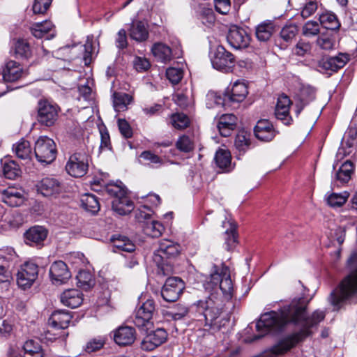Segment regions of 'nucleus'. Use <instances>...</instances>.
I'll list each match as a JSON object with an SVG mask.
<instances>
[{
  "label": "nucleus",
  "instance_id": "nucleus-1",
  "mask_svg": "<svg viewBox=\"0 0 357 357\" xmlns=\"http://www.w3.org/2000/svg\"><path fill=\"white\" fill-rule=\"evenodd\" d=\"M309 301L304 297L295 298L278 311L272 310L262 314L256 324L260 334L255 336L254 340L259 339L270 331H281L289 325L301 326L299 331L281 340L271 349L274 355L284 354L289 351L310 336L312 333L310 329L317 326L325 318V312L319 310H315L311 316H307Z\"/></svg>",
  "mask_w": 357,
  "mask_h": 357
},
{
  "label": "nucleus",
  "instance_id": "nucleus-2",
  "mask_svg": "<svg viewBox=\"0 0 357 357\" xmlns=\"http://www.w3.org/2000/svg\"><path fill=\"white\" fill-rule=\"evenodd\" d=\"M197 312L204 318L205 326H216V319L222 313L225 300L219 292H213L204 300H199L197 304Z\"/></svg>",
  "mask_w": 357,
  "mask_h": 357
},
{
  "label": "nucleus",
  "instance_id": "nucleus-3",
  "mask_svg": "<svg viewBox=\"0 0 357 357\" xmlns=\"http://www.w3.org/2000/svg\"><path fill=\"white\" fill-rule=\"evenodd\" d=\"M181 250V246L178 243L168 239H163L158 243V248L153 255V261L158 266V273L159 275H168L172 268L169 265L165 262V259L176 257Z\"/></svg>",
  "mask_w": 357,
  "mask_h": 357
},
{
  "label": "nucleus",
  "instance_id": "nucleus-4",
  "mask_svg": "<svg viewBox=\"0 0 357 357\" xmlns=\"http://www.w3.org/2000/svg\"><path fill=\"white\" fill-rule=\"evenodd\" d=\"M108 195L114 197L112 208L118 214L125 215L134 209V204L127 196L126 190L119 185H107L105 188Z\"/></svg>",
  "mask_w": 357,
  "mask_h": 357
},
{
  "label": "nucleus",
  "instance_id": "nucleus-5",
  "mask_svg": "<svg viewBox=\"0 0 357 357\" xmlns=\"http://www.w3.org/2000/svg\"><path fill=\"white\" fill-rule=\"evenodd\" d=\"M34 154L36 160L42 165H49L56 158L57 150L53 139L40 136L35 142Z\"/></svg>",
  "mask_w": 357,
  "mask_h": 357
},
{
  "label": "nucleus",
  "instance_id": "nucleus-6",
  "mask_svg": "<svg viewBox=\"0 0 357 357\" xmlns=\"http://www.w3.org/2000/svg\"><path fill=\"white\" fill-rule=\"evenodd\" d=\"M211 61L215 69L223 73L231 72L236 63L234 56L222 45L215 48Z\"/></svg>",
  "mask_w": 357,
  "mask_h": 357
},
{
  "label": "nucleus",
  "instance_id": "nucleus-7",
  "mask_svg": "<svg viewBox=\"0 0 357 357\" xmlns=\"http://www.w3.org/2000/svg\"><path fill=\"white\" fill-rule=\"evenodd\" d=\"M89 168V155L82 152H76L70 156L66 165V172L73 177L84 176Z\"/></svg>",
  "mask_w": 357,
  "mask_h": 357
},
{
  "label": "nucleus",
  "instance_id": "nucleus-8",
  "mask_svg": "<svg viewBox=\"0 0 357 357\" xmlns=\"http://www.w3.org/2000/svg\"><path fill=\"white\" fill-rule=\"evenodd\" d=\"M38 266L33 261L23 264L17 274L18 286L23 289L30 288L38 278Z\"/></svg>",
  "mask_w": 357,
  "mask_h": 357
},
{
  "label": "nucleus",
  "instance_id": "nucleus-9",
  "mask_svg": "<svg viewBox=\"0 0 357 357\" xmlns=\"http://www.w3.org/2000/svg\"><path fill=\"white\" fill-rule=\"evenodd\" d=\"M59 107L47 100H40L38 103V120L46 126H52L57 120Z\"/></svg>",
  "mask_w": 357,
  "mask_h": 357
},
{
  "label": "nucleus",
  "instance_id": "nucleus-10",
  "mask_svg": "<svg viewBox=\"0 0 357 357\" xmlns=\"http://www.w3.org/2000/svg\"><path fill=\"white\" fill-rule=\"evenodd\" d=\"M184 288V282L180 278H169L162 288L161 296L167 302H175L178 299Z\"/></svg>",
  "mask_w": 357,
  "mask_h": 357
},
{
  "label": "nucleus",
  "instance_id": "nucleus-11",
  "mask_svg": "<svg viewBox=\"0 0 357 357\" xmlns=\"http://www.w3.org/2000/svg\"><path fill=\"white\" fill-rule=\"evenodd\" d=\"M37 191L44 197H56L63 189L61 182L54 177H45L36 185Z\"/></svg>",
  "mask_w": 357,
  "mask_h": 357
},
{
  "label": "nucleus",
  "instance_id": "nucleus-12",
  "mask_svg": "<svg viewBox=\"0 0 357 357\" xmlns=\"http://www.w3.org/2000/svg\"><path fill=\"white\" fill-rule=\"evenodd\" d=\"M348 61V56L344 54L335 56H324L318 61L317 68L321 73L336 72L343 68Z\"/></svg>",
  "mask_w": 357,
  "mask_h": 357
},
{
  "label": "nucleus",
  "instance_id": "nucleus-13",
  "mask_svg": "<svg viewBox=\"0 0 357 357\" xmlns=\"http://www.w3.org/2000/svg\"><path fill=\"white\" fill-rule=\"evenodd\" d=\"M227 40L230 46L236 50L245 48L250 43V36L246 31L236 25L230 26Z\"/></svg>",
  "mask_w": 357,
  "mask_h": 357
},
{
  "label": "nucleus",
  "instance_id": "nucleus-14",
  "mask_svg": "<svg viewBox=\"0 0 357 357\" xmlns=\"http://www.w3.org/2000/svg\"><path fill=\"white\" fill-rule=\"evenodd\" d=\"M155 311V302L153 299H147L142 305L135 311L133 322L138 327L146 326L149 324Z\"/></svg>",
  "mask_w": 357,
  "mask_h": 357
},
{
  "label": "nucleus",
  "instance_id": "nucleus-15",
  "mask_svg": "<svg viewBox=\"0 0 357 357\" xmlns=\"http://www.w3.org/2000/svg\"><path fill=\"white\" fill-rule=\"evenodd\" d=\"M168 337L167 332L158 328L149 333L141 342V348L144 351H153L165 343Z\"/></svg>",
  "mask_w": 357,
  "mask_h": 357
},
{
  "label": "nucleus",
  "instance_id": "nucleus-16",
  "mask_svg": "<svg viewBox=\"0 0 357 357\" xmlns=\"http://www.w3.org/2000/svg\"><path fill=\"white\" fill-rule=\"evenodd\" d=\"M357 146V130L350 128L343 137L341 146L336 153L337 160H342L352 153Z\"/></svg>",
  "mask_w": 357,
  "mask_h": 357
},
{
  "label": "nucleus",
  "instance_id": "nucleus-17",
  "mask_svg": "<svg viewBox=\"0 0 357 357\" xmlns=\"http://www.w3.org/2000/svg\"><path fill=\"white\" fill-rule=\"evenodd\" d=\"M50 276L54 284H62L66 283L71 278V273L63 261H54L50 268Z\"/></svg>",
  "mask_w": 357,
  "mask_h": 357
},
{
  "label": "nucleus",
  "instance_id": "nucleus-18",
  "mask_svg": "<svg viewBox=\"0 0 357 357\" xmlns=\"http://www.w3.org/2000/svg\"><path fill=\"white\" fill-rule=\"evenodd\" d=\"M48 231L42 226H33L24 234V242L30 246H41L47 236Z\"/></svg>",
  "mask_w": 357,
  "mask_h": 357
},
{
  "label": "nucleus",
  "instance_id": "nucleus-19",
  "mask_svg": "<svg viewBox=\"0 0 357 357\" xmlns=\"http://www.w3.org/2000/svg\"><path fill=\"white\" fill-rule=\"evenodd\" d=\"M226 97L230 107H235V105L241 102L248 93L247 86L238 81L236 82L231 89L225 91Z\"/></svg>",
  "mask_w": 357,
  "mask_h": 357
},
{
  "label": "nucleus",
  "instance_id": "nucleus-20",
  "mask_svg": "<svg viewBox=\"0 0 357 357\" xmlns=\"http://www.w3.org/2000/svg\"><path fill=\"white\" fill-rule=\"evenodd\" d=\"M291 104V101L285 94H282L278 98L275 114L276 118L282 121L285 125H289L292 121L291 117L289 116Z\"/></svg>",
  "mask_w": 357,
  "mask_h": 357
},
{
  "label": "nucleus",
  "instance_id": "nucleus-21",
  "mask_svg": "<svg viewBox=\"0 0 357 357\" xmlns=\"http://www.w3.org/2000/svg\"><path fill=\"white\" fill-rule=\"evenodd\" d=\"M315 98V89L310 86H302L296 93L294 99L297 107L296 114H299L303 109Z\"/></svg>",
  "mask_w": 357,
  "mask_h": 357
},
{
  "label": "nucleus",
  "instance_id": "nucleus-22",
  "mask_svg": "<svg viewBox=\"0 0 357 357\" xmlns=\"http://www.w3.org/2000/svg\"><path fill=\"white\" fill-rule=\"evenodd\" d=\"M257 139L263 142H270L275 136L276 132L271 123L266 119L259 120L254 129Z\"/></svg>",
  "mask_w": 357,
  "mask_h": 357
},
{
  "label": "nucleus",
  "instance_id": "nucleus-23",
  "mask_svg": "<svg viewBox=\"0 0 357 357\" xmlns=\"http://www.w3.org/2000/svg\"><path fill=\"white\" fill-rule=\"evenodd\" d=\"M135 338V330L131 326H120L114 331V340L121 346L132 344Z\"/></svg>",
  "mask_w": 357,
  "mask_h": 357
},
{
  "label": "nucleus",
  "instance_id": "nucleus-24",
  "mask_svg": "<svg viewBox=\"0 0 357 357\" xmlns=\"http://www.w3.org/2000/svg\"><path fill=\"white\" fill-rule=\"evenodd\" d=\"M2 201L11 207L22 205L24 201V191L22 189L9 187L2 192Z\"/></svg>",
  "mask_w": 357,
  "mask_h": 357
},
{
  "label": "nucleus",
  "instance_id": "nucleus-25",
  "mask_svg": "<svg viewBox=\"0 0 357 357\" xmlns=\"http://www.w3.org/2000/svg\"><path fill=\"white\" fill-rule=\"evenodd\" d=\"M72 319V316L67 310H56L54 311L50 319L49 323L51 324L54 331L58 329H65L69 326Z\"/></svg>",
  "mask_w": 357,
  "mask_h": 357
},
{
  "label": "nucleus",
  "instance_id": "nucleus-26",
  "mask_svg": "<svg viewBox=\"0 0 357 357\" xmlns=\"http://www.w3.org/2000/svg\"><path fill=\"white\" fill-rule=\"evenodd\" d=\"M24 72L21 66L15 61H8L3 70V78L5 82H15L21 78Z\"/></svg>",
  "mask_w": 357,
  "mask_h": 357
},
{
  "label": "nucleus",
  "instance_id": "nucleus-27",
  "mask_svg": "<svg viewBox=\"0 0 357 357\" xmlns=\"http://www.w3.org/2000/svg\"><path fill=\"white\" fill-rule=\"evenodd\" d=\"M32 35L37 38H42L45 35L47 39L53 38L55 36L54 25L50 20H45L42 22L34 23L30 28Z\"/></svg>",
  "mask_w": 357,
  "mask_h": 357
},
{
  "label": "nucleus",
  "instance_id": "nucleus-28",
  "mask_svg": "<svg viewBox=\"0 0 357 357\" xmlns=\"http://www.w3.org/2000/svg\"><path fill=\"white\" fill-rule=\"evenodd\" d=\"M61 302L69 307H77L83 302V294L78 289H67L61 294Z\"/></svg>",
  "mask_w": 357,
  "mask_h": 357
},
{
  "label": "nucleus",
  "instance_id": "nucleus-29",
  "mask_svg": "<svg viewBox=\"0 0 357 357\" xmlns=\"http://www.w3.org/2000/svg\"><path fill=\"white\" fill-rule=\"evenodd\" d=\"M237 118L232 114H222L219 119L218 128L223 137H229L236 128Z\"/></svg>",
  "mask_w": 357,
  "mask_h": 357
},
{
  "label": "nucleus",
  "instance_id": "nucleus-30",
  "mask_svg": "<svg viewBox=\"0 0 357 357\" xmlns=\"http://www.w3.org/2000/svg\"><path fill=\"white\" fill-rule=\"evenodd\" d=\"M278 26L274 20H266L263 21L256 27L255 33L257 39L263 42L268 40Z\"/></svg>",
  "mask_w": 357,
  "mask_h": 357
},
{
  "label": "nucleus",
  "instance_id": "nucleus-31",
  "mask_svg": "<svg viewBox=\"0 0 357 357\" xmlns=\"http://www.w3.org/2000/svg\"><path fill=\"white\" fill-rule=\"evenodd\" d=\"M151 52L157 61L164 63L170 61L173 58L172 49L163 43H154Z\"/></svg>",
  "mask_w": 357,
  "mask_h": 357
},
{
  "label": "nucleus",
  "instance_id": "nucleus-32",
  "mask_svg": "<svg viewBox=\"0 0 357 357\" xmlns=\"http://www.w3.org/2000/svg\"><path fill=\"white\" fill-rule=\"evenodd\" d=\"M354 172V165L350 160L345 161L335 174V181L340 185L347 183Z\"/></svg>",
  "mask_w": 357,
  "mask_h": 357
},
{
  "label": "nucleus",
  "instance_id": "nucleus-33",
  "mask_svg": "<svg viewBox=\"0 0 357 357\" xmlns=\"http://www.w3.org/2000/svg\"><path fill=\"white\" fill-rule=\"evenodd\" d=\"M130 36L138 42L146 40L149 37L147 25L140 20L133 22L130 29Z\"/></svg>",
  "mask_w": 357,
  "mask_h": 357
},
{
  "label": "nucleus",
  "instance_id": "nucleus-34",
  "mask_svg": "<svg viewBox=\"0 0 357 357\" xmlns=\"http://www.w3.org/2000/svg\"><path fill=\"white\" fill-rule=\"evenodd\" d=\"M206 105L208 108H212L215 106H222L225 109L230 107L225 92L220 93L213 91H211L207 93Z\"/></svg>",
  "mask_w": 357,
  "mask_h": 357
},
{
  "label": "nucleus",
  "instance_id": "nucleus-35",
  "mask_svg": "<svg viewBox=\"0 0 357 357\" xmlns=\"http://www.w3.org/2000/svg\"><path fill=\"white\" fill-rule=\"evenodd\" d=\"M214 159L217 166L224 172H228L231 170V156L228 150L219 149L215 153Z\"/></svg>",
  "mask_w": 357,
  "mask_h": 357
},
{
  "label": "nucleus",
  "instance_id": "nucleus-36",
  "mask_svg": "<svg viewBox=\"0 0 357 357\" xmlns=\"http://www.w3.org/2000/svg\"><path fill=\"white\" fill-rule=\"evenodd\" d=\"M13 150L16 156L22 160H29L31 158L32 149L29 141L24 139H20L13 144Z\"/></svg>",
  "mask_w": 357,
  "mask_h": 357
},
{
  "label": "nucleus",
  "instance_id": "nucleus-37",
  "mask_svg": "<svg viewBox=\"0 0 357 357\" xmlns=\"http://www.w3.org/2000/svg\"><path fill=\"white\" fill-rule=\"evenodd\" d=\"M320 24L326 29L337 30L340 23L335 13L331 11H325L319 15Z\"/></svg>",
  "mask_w": 357,
  "mask_h": 357
},
{
  "label": "nucleus",
  "instance_id": "nucleus-38",
  "mask_svg": "<svg viewBox=\"0 0 357 357\" xmlns=\"http://www.w3.org/2000/svg\"><path fill=\"white\" fill-rule=\"evenodd\" d=\"M144 233L152 238L160 237L165 231L164 226L158 221L151 220L142 225Z\"/></svg>",
  "mask_w": 357,
  "mask_h": 357
},
{
  "label": "nucleus",
  "instance_id": "nucleus-39",
  "mask_svg": "<svg viewBox=\"0 0 357 357\" xmlns=\"http://www.w3.org/2000/svg\"><path fill=\"white\" fill-rule=\"evenodd\" d=\"M81 204L87 212L94 215L100 211V204L97 197L92 194H85L82 196Z\"/></svg>",
  "mask_w": 357,
  "mask_h": 357
},
{
  "label": "nucleus",
  "instance_id": "nucleus-40",
  "mask_svg": "<svg viewBox=\"0 0 357 357\" xmlns=\"http://www.w3.org/2000/svg\"><path fill=\"white\" fill-rule=\"evenodd\" d=\"M114 246L121 251L132 252L135 250V244L126 236L121 235H114L111 238Z\"/></svg>",
  "mask_w": 357,
  "mask_h": 357
},
{
  "label": "nucleus",
  "instance_id": "nucleus-41",
  "mask_svg": "<svg viewBox=\"0 0 357 357\" xmlns=\"http://www.w3.org/2000/svg\"><path fill=\"white\" fill-rule=\"evenodd\" d=\"M132 101V97L126 93L115 92L113 94V106L116 112L125 111Z\"/></svg>",
  "mask_w": 357,
  "mask_h": 357
},
{
  "label": "nucleus",
  "instance_id": "nucleus-42",
  "mask_svg": "<svg viewBox=\"0 0 357 357\" xmlns=\"http://www.w3.org/2000/svg\"><path fill=\"white\" fill-rule=\"evenodd\" d=\"M15 256V252L12 250L8 253L4 251H0V284L6 282V273L9 266L10 261Z\"/></svg>",
  "mask_w": 357,
  "mask_h": 357
},
{
  "label": "nucleus",
  "instance_id": "nucleus-43",
  "mask_svg": "<svg viewBox=\"0 0 357 357\" xmlns=\"http://www.w3.org/2000/svg\"><path fill=\"white\" fill-rule=\"evenodd\" d=\"M3 173L6 178L8 179H15L21 174V169L19 165L14 161L8 159L1 160Z\"/></svg>",
  "mask_w": 357,
  "mask_h": 357
},
{
  "label": "nucleus",
  "instance_id": "nucleus-44",
  "mask_svg": "<svg viewBox=\"0 0 357 357\" xmlns=\"http://www.w3.org/2000/svg\"><path fill=\"white\" fill-rule=\"evenodd\" d=\"M219 290L222 292L221 296L225 301L231 299L233 292V283L230 275L226 271L222 273V278L218 285V291Z\"/></svg>",
  "mask_w": 357,
  "mask_h": 357
},
{
  "label": "nucleus",
  "instance_id": "nucleus-45",
  "mask_svg": "<svg viewBox=\"0 0 357 357\" xmlns=\"http://www.w3.org/2000/svg\"><path fill=\"white\" fill-rule=\"evenodd\" d=\"M15 52L20 58L28 59L32 56V50L26 40L20 38L15 43Z\"/></svg>",
  "mask_w": 357,
  "mask_h": 357
},
{
  "label": "nucleus",
  "instance_id": "nucleus-46",
  "mask_svg": "<svg viewBox=\"0 0 357 357\" xmlns=\"http://www.w3.org/2000/svg\"><path fill=\"white\" fill-rule=\"evenodd\" d=\"M250 134L245 130H241L236 135L234 142L235 147L240 152H245L250 145Z\"/></svg>",
  "mask_w": 357,
  "mask_h": 357
},
{
  "label": "nucleus",
  "instance_id": "nucleus-47",
  "mask_svg": "<svg viewBox=\"0 0 357 357\" xmlns=\"http://www.w3.org/2000/svg\"><path fill=\"white\" fill-rule=\"evenodd\" d=\"M77 286L80 288L88 290L94 285L93 275L89 271H80L76 276Z\"/></svg>",
  "mask_w": 357,
  "mask_h": 357
},
{
  "label": "nucleus",
  "instance_id": "nucleus-48",
  "mask_svg": "<svg viewBox=\"0 0 357 357\" xmlns=\"http://www.w3.org/2000/svg\"><path fill=\"white\" fill-rule=\"evenodd\" d=\"M349 197V193L347 191L342 193H332L326 197V201L330 206L337 208L343 206Z\"/></svg>",
  "mask_w": 357,
  "mask_h": 357
},
{
  "label": "nucleus",
  "instance_id": "nucleus-49",
  "mask_svg": "<svg viewBox=\"0 0 357 357\" xmlns=\"http://www.w3.org/2000/svg\"><path fill=\"white\" fill-rule=\"evenodd\" d=\"M298 33V28L294 24L285 25L280 31V36L285 43H291Z\"/></svg>",
  "mask_w": 357,
  "mask_h": 357
},
{
  "label": "nucleus",
  "instance_id": "nucleus-50",
  "mask_svg": "<svg viewBox=\"0 0 357 357\" xmlns=\"http://www.w3.org/2000/svg\"><path fill=\"white\" fill-rule=\"evenodd\" d=\"M171 119L172 126L178 130L186 128L190 123L189 117L183 113L172 114Z\"/></svg>",
  "mask_w": 357,
  "mask_h": 357
},
{
  "label": "nucleus",
  "instance_id": "nucleus-51",
  "mask_svg": "<svg viewBox=\"0 0 357 357\" xmlns=\"http://www.w3.org/2000/svg\"><path fill=\"white\" fill-rule=\"evenodd\" d=\"M176 147L181 152L189 153L194 149L195 145L189 136L183 135L176 141Z\"/></svg>",
  "mask_w": 357,
  "mask_h": 357
},
{
  "label": "nucleus",
  "instance_id": "nucleus-52",
  "mask_svg": "<svg viewBox=\"0 0 357 357\" xmlns=\"http://www.w3.org/2000/svg\"><path fill=\"white\" fill-rule=\"evenodd\" d=\"M320 31L319 24L313 20H309L302 27V34L306 37H312L318 35Z\"/></svg>",
  "mask_w": 357,
  "mask_h": 357
},
{
  "label": "nucleus",
  "instance_id": "nucleus-53",
  "mask_svg": "<svg viewBox=\"0 0 357 357\" xmlns=\"http://www.w3.org/2000/svg\"><path fill=\"white\" fill-rule=\"evenodd\" d=\"M93 36L89 35L86 37L85 44L84 45L83 60L86 66L89 65L92 61V53L93 51Z\"/></svg>",
  "mask_w": 357,
  "mask_h": 357
},
{
  "label": "nucleus",
  "instance_id": "nucleus-54",
  "mask_svg": "<svg viewBox=\"0 0 357 357\" xmlns=\"http://www.w3.org/2000/svg\"><path fill=\"white\" fill-rule=\"evenodd\" d=\"M105 344V338L98 337L90 340L85 346V351L87 353H92L102 349Z\"/></svg>",
  "mask_w": 357,
  "mask_h": 357
},
{
  "label": "nucleus",
  "instance_id": "nucleus-55",
  "mask_svg": "<svg viewBox=\"0 0 357 357\" xmlns=\"http://www.w3.org/2000/svg\"><path fill=\"white\" fill-rule=\"evenodd\" d=\"M227 223L229 225V228L225 231V244L226 249L230 250L234 247L237 237L234 227L229 222Z\"/></svg>",
  "mask_w": 357,
  "mask_h": 357
},
{
  "label": "nucleus",
  "instance_id": "nucleus-56",
  "mask_svg": "<svg viewBox=\"0 0 357 357\" xmlns=\"http://www.w3.org/2000/svg\"><path fill=\"white\" fill-rule=\"evenodd\" d=\"M151 208L144 205L137 211L135 218L139 222L143 223L144 225L146 222L151 220Z\"/></svg>",
  "mask_w": 357,
  "mask_h": 357
},
{
  "label": "nucleus",
  "instance_id": "nucleus-57",
  "mask_svg": "<svg viewBox=\"0 0 357 357\" xmlns=\"http://www.w3.org/2000/svg\"><path fill=\"white\" fill-rule=\"evenodd\" d=\"M68 336V333L64 331H61L59 333H56L54 331H47L42 334L43 340L45 341L47 343L53 342L54 341L61 339L62 340H65Z\"/></svg>",
  "mask_w": 357,
  "mask_h": 357
},
{
  "label": "nucleus",
  "instance_id": "nucleus-58",
  "mask_svg": "<svg viewBox=\"0 0 357 357\" xmlns=\"http://www.w3.org/2000/svg\"><path fill=\"white\" fill-rule=\"evenodd\" d=\"M312 45L310 42L303 40H300L296 45L294 49V52L297 56H303L305 54L310 53Z\"/></svg>",
  "mask_w": 357,
  "mask_h": 357
},
{
  "label": "nucleus",
  "instance_id": "nucleus-59",
  "mask_svg": "<svg viewBox=\"0 0 357 357\" xmlns=\"http://www.w3.org/2000/svg\"><path fill=\"white\" fill-rule=\"evenodd\" d=\"M140 158L155 165L156 167H160L164 164L163 160L160 157L150 151H143L140 154Z\"/></svg>",
  "mask_w": 357,
  "mask_h": 357
},
{
  "label": "nucleus",
  "instance_id": "nucleus-60",
  "mask_svg": "<svg viewBox=\"0 0 357 357\" xmlns=\"http://www.w3.org/2000/svg\"><path fill=\"white\" fill-rule=\"evenodd\" d=\"M222 278V273H214L211 274L205 284V288L214 291V292H218V288Z\"/></svg>",
  "mask_w": 357,
  "mask_h": 357
},
{
  "label": "nucleus",
  "instance_id": "nucleus-61",
  "mask_svg": "<svg viewBox=\"0 0 357 357\" xmlns=\"http://www.w3.org/2000/svg\"><path fill=\"white\" fill-rule=\"evenodd\" d=\"M167 78L174 84H178L183 77V70L177 68H169L166 70Z\"/></svg>",
  "mask_w": 357,
  "mask_h": 357
},
{
  "label": "nucleus",
  "instance_id": "nucleus-62",
  "mask_svg": "<svg viewBox=\"0 0 357 357\" xmlns=\"http://www.w3.org/2000/svg\"><path fill=\"white\" fill-rule=\"evenodd\" d=\"M168 315L174 320H181L188 314V309L183 305H178L168 312Z\"/></svg>",
  "mask_w": 357,
  "mask_h": 357
},
{
  "label": "nucleus",
  "instance_id": "nucleus-63",
  "mask_svg": "<svg viewBox=\"0 0 357 357\" xmlns=\"http://www.w3.org/2000/svg\"><path fill=\"white\" fill-rule=\"evenodd\" d=\"M52 0H35L33 11L35 14H44L51 5Z\"/></svg>",
  "mask_w": 357,
  "mask_h": 357
},
{
  "label": "nucleus",
  "instance_id": "nucleus-64",
  "mask_svg": "<svg viewBox=\"0 0 357 357\" xmlns=\"http://www.w3.org/2000/svg\"><path fill=\"white\" fill-rule=\"evenodd\" d=\"M317 44L321 49L329 50L333 48L335 41L333 38L328 36L321 35L317 40Z\"/></svg>",
  "mask_w": 357,
  "mask_h": 357
}]
</instances>
